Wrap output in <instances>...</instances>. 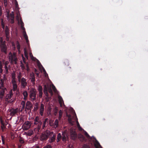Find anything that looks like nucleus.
<instances>
[{
    "mask_svg": "<svg viewBox=\"0 0 148 148\" xmlns=\"http://www.w3.org/2000/svg\"><path fill=\"white\" fill-rule=\"evenodd\" d=\"M13 96V93L12 92H10V93L8 95V97L9 99H11Z\"/></svg>",
    "mask_w": 148,
    "mask_h": 148,
    "instance_id": "nucleus-44",
    "label": "nucleus"
},
{
    "mask_svg": "<svg viewBox=\"0 0 148 148\" xmlns=\"http://www.w3.org/2000/svg\"><path fill=\"white\" fill-rule=\"evenodd\" d=\"M66 116L68 117V118H71V116L70 114H67Z\"/></svg>",
    "mask_w": 148,
    "mask_h": 148,
    "instance_id": "nucleus-60",
    "label": "nucleus"
},
{
    "mask_svg": "<svg viewBox=\"0 0 148 148\" xmlns=\"http://www.w3.org/2000/svg\"><path fill=\"white\" fill-rule=\"evenodd\" d=\"M58 119H56L54 123V127L55 128H56L58 127Z\"/></svg>",
    "mask_w": 148,
    "mask_h": 148,
    "instance_id": "nucleus-26",
    "label": "nucleus"
},
{
    "mask_svg": "<svg viewBox=\"0 0 148 148\" xmlns=\"http://www.w3.org/2000/svg\"><path fill=\"white\" fill-rule=\"evenodd\" d=\"M78 129L79 130L81 131H82L83 130L84 131V130L81 127L79 128Z\"/></svg>",
    "mask_w": 148,
    "mask_h": 148,
    "instance_id": "nucleus-64",
    "label": "nucleus"
},
{
    "mask_svg": "<svg viewBox=\"0 0 148 148\" xmlns=\"http://www.w3.org/2000/svg\"><path fill=\"white\" fill-rule=\"evenodd\" d=\"M21 104L22 107L21 110V112H22L24 109H25V102L24 101H22L21 103Z\"/></svg>",
    "mask_w": 148,
    "mask_h": 148,
    "instance_id": "nucleus-20",
    "label": "nucleus"
},
{
    "mask_svg": "<svg viewBox=\"0 0 148 148\" xmlns=\"http://www.w3.org/2000/svg\"><path fill=\"white\" fill-rule=\"evenodd\" d=\"M33 106L32 103L30 101H27L25 104V111L26 112L28 111L30 112Z\"/></svg>",
    "mask_w": 148,
    "mask_h": 148,
    "instance_id": "nucleus-5",
    "label": "nucleus"
},
{
    "mask_svg": "<svg viewBox=\"0 0 148 148\" xmlns=\"http://www.w3.org/2000/svg\"><path fill=\"white\" fill-rule=\"evenodd\" d=\"M15 4L16 7H18V5L17 2L16 1V2L15 3Z\"/></svg>",
    "mask_w": 148,
    "mask_h": 148,
    "instance_id": "nucleus-62",
    "label": "nucleus"
},
{
    "mask_svg": "<svg viewBox=\"0 0 148 148\" xmlns=\"http://www.w3.org/2000/svg\"><path fill=\"white\" fill-rule=\"evenodd\" d=\"M43 148H52V146L50 145H48L44 146Z\"/></svg>",
    "mask_w": 148,
    "mask_h": 148,
    "instance_id": "nucleus-39",
    "label": "nucleus"
},
{
    "mask_svg": "<svg viewBox=\"0 0 148 148\" xmlns=\"http://www.w3.org/2000/svg\"><path fill=\"white\" fill-rule=\"evenodd\" d=\"M77 127L80 126V125L77 121Z\"/></svg>",
    "mask_w": 148,
    "mask_h": 148,
    "instance_id": "nucleus-61",
    "label": "nucleus"
},
{
    "mask_svg": "<svg viewBox=\"0 0 148 148\" xmlns=\"http://www.w3.org/2000/svg\"><path fill=\"white\" fill-rule=\"evenodd\" d=\"M22 75L21 73V72H20L19 73L18 75V81H20V80H21V79H22Z\"/></svg>",
    "mask_w": 148,
    "mask_h": 148,
    "instance_id": "nucleus-35",
    "label": "nucleus"
},
{
    "mask_svg": "<svg viewBox=\"0 0 148 148\" xmlns=\"http://www.w3.org/2000/svg\"><path fill=\"white\" fill-rule=\"evenodd\" d=\"M12 79H16V77L14 75H12Z\"/></svg>",
    "mask_w": 148,
    "mask_h": 148,
    "instance_id": "nucleus-63",
    "label": "nucleus"
},
{
    "mask_svg": "<svg viewBox=\"0 0 148 148\" xmlns=\"http://www.w3.org/2000/svg\"><path fill=\"white\" fill-rule=\"evenodd\" d=\"M37 91L34 88H31L29 92V96L32 101H34L36 99Z\"/></svg>",
    "mask_w": 148,
    "mask_h": 148,
    "instance_id": "nucleus-2",
    "label": "nucleus"
},
{
    "mask_svg": "<svg viewBox=\"0 0 148 148\" xmlns=\"http://www.w3.org/2000/svg\"><path fill=\"white\" fill-rule=\"evenodd\" d=\"M59 102L61 106H62V103H63V101L62 98L61 96H59L58 97Z\"/></svg>",
    "mask_w": 148,
    "mask_h": 148,
    "instance_id": "nucleus-24",
    "label": "nucleus"
},
{
    "mask_svg": "<svg viewBox=\"0 0 148 148\" xmlns=\"http://www.w3.org/2000/svg\"><path fill=\"white\" fill-rule=\"evenodd\" d=\"M49 87L47 86L46 85H44V88L43 91L48 90V88Z\"/></svg>",
    "mask_w": 148,
    "mask_h": 148,
    "instance_id": "nucleus-40",
    "label": "nucleus"
},
{
    "mask_svg": "<svg viewBox=\"0 0 148 148\" xmlns=\"http://www.w3.org/2000/svg\"><path fill=\"white\" fill-rule=\"evenodd\" d=\"M12 83L13 84V90L14 91L16 90L17 89V86L16 79H12Z\"/></svg>",
    "mask_w": 148,
    "mask_h": 148,
    "instance_id": "nucleus-12",
    "label": "nucleus"
},
{
    "mask_svg": "<svg viewBox=\"0 0 148 148\" xmlns=\"http://www.w3.org/2000/svg\"><path fill=\"white\" fill-rule=\"evenodd\" d=\"M1 25L2 28H3V29H4L5 28V25H4V24L3 22V19L2 20V21H1Z\"/></svg>",
    "mask_w": 148,
    "mask_h": 148,
    "instance_id": "nucleus-45",
    "label": "nucleus"
},
{
    "mask_svg": "<svg viewBox=\"0 0 148 148\" xmlns=\"http://www.w3.org/2000/svg\"><path fill=\"white\" fill-rule=\"evenodd\" d=\"M21 28L22 30H23V34H25L24 32H26L25 27H24V26H21Z\"/></svg>",
    "mask_w": 148,
    "mask_h": 148,
    "instance_id": "nucleus-53",
    "label": "nucleus"
},
{
    "mask_svg": "<svg viewBox=\"0 0 148 148\" xmlns=\"http://www.w3.org/2000/svg\"><path fill=\"white\" fill-rule=\"evenodd\" d=\"M9 16L10 17V18H14V15L13 12H12V13H10L8 16Z\"/></svg>",
    "mask_w": 148,
    "mask_h": 148,
    "instance_id": "nucleus-37",
    "label": "nucleus"
},
{
    "mask_svg": "<svg viewBox=\"0 0 148 148\" xmlns=\"http://www.w3.org/2000/svg\"><path fill=\"white\" fill-rule=\"evenodd\" d=\"M42 94H43V93H42V91L39 92V96L40 97H42Z\"/></svg>",
    "mask_w": 148,
    "mask_h": 148,
    "instance_id": "nucleus-54",
    "label": "nucleus"
},
{
    "mask_svg": "<svg viewBox=\"0 0 148 148\" xmlns=\"http://www.w3.org/2000/svg\"><path fill=\"white\" fill-rule=\"evenodd\" d=\"M0 99H2L4 97L6 88L4 86L0 87Z\"/></svg>",
    "mask_w": 148,
    "mask_h": 148,
    "instance_id": "nucleus-6",
    "label": "nucleus"
},
{
    "mask_svg": "<svg viewBox=\"0 0 148 148\" xmlns=\"http://www.w3.org/2000/svg\"><path fill=\"white\" fill-rule=\"evenodd\" d=\"M21 84V87L22 88H25L27 86V83L26 79L24 77H22L20 81H18Z\"/></svg>",
    "mask_w": 148,
    "mask_h": 148,
    "instance_id": "nucleus-7",
    "label": "nucleus"
},
{
    "mask_svg": "<svg viewBox=\"0 0 148 148\" xmlns=\"http://www.w3.org/2000/svg\"><path fill=\"white\" fill-rule=\"evenodd\" d=\"M38 90L39 92H41L42 90V87L41 86H39L38 87Z\"/></svg>",
    "mask_w": 148,
    "mask_h": 148,
    "instance_id": "nucleus-43",
    "label": "nucleus"
},
{
    "mask_svg": "<svg viewBox=\"0 0 148 148\" xmlns=\"http://www.w3.org/2000/svg\"><path fill=\"white\" fill-rule=\"evenodd\" d=\"M84 134L88 138H89L90 137V136L88 134V133L85 131L84 130Z\"/></svg>",
    "mask_w": 148,
    "mask_h": 148,
    "instance_id": "nucleus-46",
    "label": "nucleus"
},
{
    "mask_svg": "<svg viewBox=\"0 0 148 148\" xmlns=\"http://www.w3.org/2000/svg\"><path fill=\"white\" fill-rule=\"evenodd\" d=\"M24 128L25 130L29 129L31 127V124L30 122L28 121H25L23 125Z\"/></svg>",
    "mask_w": 148,
    "mask_h": 148,
    "instance_id": "nucleus-11",
    "label": "nucleus"
},
{
    "mask_svg": "<svg viewBox=\"0 0 148 148\" xmlns=\"http://www.w3.org/2000/svg\"><path fill=\"white\" fill-rule=\"evenodd\" d=\"M44 111V105L43 103H41L39 109V113L41 116L43 115Z\"/></svg>",
    "mask_w": 148,
    "mask_h": 148,
    "instance_id": "nucleus-13",
    "label": "nucleus"
},
{
    "mask_svg": "<svg viewBox=\"0 0 148 148\" xmlns=\"http://www.w3.org/2000/svg\"><path fill=\"white\" fill-rule=\"evenodd\" d=\"M9 21L11 23L13 24L14 22V18H10Z\"/></svg>",
    "mask_w": 148,
    "mask_h": 148,
    "instance_id": "nucleus-42",
    "label": "nucleus"
},
{
    "mask_svg": "<svg viewBox=\"0 0 148 148\" xmlns=\"http://www.w3.org/2000/svg\"><path fill=\"white\" fill-rule=\"evenodd\" d=\"M2 67V65L1 63H0V73H1L3 71Z\"/></svg>",
    "mask_w": 148,
    "mask_h": 148,
    "instance_id": "nucleus-51",
    "label": "nucleus"
},
{
    "mask_svg": "<svg viewBox=\"0 0 148 148\" xmlns=\"http://www.w3.org/2000/svg\"><path fill=\"white\" fill-rule=\"evenodd\" d=\"M16 44L17 49L18 51V53L20 54L21 53V51L20 50L21 46L20 44L19 43V42L18 41H16Z\"/></svg>",
    "mask_w": 148,
    "mask_h": 148,
    "instance_id": "nucleus-19",
    "label": "nucleus"
},
{
    "mask_svg": "<svg viewBox=\"0 0 148 148\" xmlns=\"http://www.w3.org/2000/svg\"><path fill=\"white\" fill-rule=\"evenodd\" d=\"M26 66L27 68L26 70L28 72L29 71V68L28 64H26Z\"/></svg>",
    "mask_w": 148,
    "mask_h": 148,
    "instance_id": "nucleus-52",
    "label": "nucleus"
},
{
    "mask_svg": "<svg viewBox=\"0 0 148 148\" xmlns=\"http://www.w3.org/2000/svg\"><path fill=\"white\" fill-rule=\"evenodd\" d=\"M43 91L46 96L47 97H48L49 96V95L48 93V90Z\"/></svg>",
    "mask_w": 148,
    "mask_h": 148,
    "instance_id": "nucleus-50",
    "label": "nucleus"
},
{
    "mask_svg": "<svg viewBox=\"0 0 148 148\" xmlns=\"http://www.w3.org/2000/svg\"><path fill=\"white\" fill-rule=\"evenodd\" d=\"M62 139V136L60 133H58L57 135L56 141L57 142H59Z\"/></svg>",
    "mask_w": 148,
    "mask_h": 148,
    "instance_id": "nucleus-22",
    "label": "nucleus"
},
{
    "mask_svg": "<svg viewBox=\"0 0 148 148\" xmlns=\"http://www.w3.org/2000/svg\"><path fill=\"white\" fill-rule=\"evenodd\" d=\"M73 139H75L77 138V134L75 133H73L71 135Z\"/></svg>",
    "mask_w": 148,
    "mask_h": 148,
    "instance_id": "nucleus-34",
    "label": "nucleus"
},
{
    "mask_svg": "<svg viewBox=\"0 0 148 148\" xmlns=\"http://www.w3.org/2000/svg\"><path fill=\"white\" fill-rule=\"evenodd\" d=\"M5 43V41H3L2 38H1L0 39V48L1 51V52L6 54L8 48Z\"/></svg>",
    "mask_w": 148,
    "mask_h": 148,
    "instance_id": "nucleus-1",
    "label": "nucleus"
},
{
    "mask_svg": "<svg viewBox=\"0 0 148 148\" xmlns=\"http://www.w3.org/2000/svg\"><path fill=\"white\" fill-rule=\"evenodd\" d=\"M58 111V107L57 106L55 107L53 110V111L54 112V114L55 115H56L57 114Z\"/></svg>",
    "mask_w": 148,
    "mask_h": 148,
    "instance_id": "nucleus-30",
    "label": "nucleus"
},
{
    "mask_svg": "<svg viewBox=\"0 0 148 148\" xmlns=\"http://www.w3.org/2000/svg\"><path fill=\"white\" fill-rule=\"evenodd\" d=\"M10 61L11 63L14 62L15 64H16L17 60L16 55L15 53H12L10 52L9 54Z\"/></svg>",
    "mask_w": 148,
    "mask_h": 148,
    "instance_id": "nucleus-3",
    "label": "nucleus"
},
{
    "mask_svg": "<svg viewBox=\"0 0 148 148\" xmlns=\"http://www.w3.org/2000/svg\"><path fill=\"white\" fill-rule=\"evenodd\" d=\"M48 120V119L47 118H46L44 120V122L43 124L42 127L43 128H44V127L45 126L46 123V122H47Z\"/></svg>",
    "mask_w": 148,
    "mask_h": 148,
    "instance_id": "nucleus-36",
    "label": "nucleus"
},
{
    "mask_svg": "<svg viewBox=\"0 0 148 148\" xmlns=\"http://www.w3.org/2000/svg\"><path fill=\"white\" fill-rule=\"evenodd\" d=\"M3 83L4 80L3 79L0 78V87L4 86Z\"/></svg>",
    "mask_w": 148,
    "mask_h": 148,
    "instance_id": "nucleus-27",
    "label": "nucleus"
},
{
    "mask_svg": "<svg viewBox=\"0 0 148 148\" xmlns=\"http://www.w3.org/2000/svg\"><path fill=\"white\" fill-rule=\"evenodd\" d=\"M68 121L69 123L71 125H73V122L72 121L71 118H68Z\"/></svg>",
    "mask_w": 148,
    "mask_h": 148,
    "instance_id": "nucleus-38",
    "label": "nucleus"
},
{
    "mask_svg": "<svg viewBox=\"0 0 148 148\" xmlns=\"http://www.w3.org/2000/svg\"><path fill=\"white\" fill-rule=\"evenodd\" d=\"M2 7L0 6V16H1L2 14Z\"/></svg>",
    "mask_w": 148,
    "mask_h": 148,
    "instance_id": "nucleus-56",
    "label": "nucleus"
},
{
    "mask_svg": "<svg viewBox=\"0 0 148 148\" xmlns=\"http://www.w3.org/2000/svg\"><path fill=\"white\" fill-rule=\"evenodd\" d=\"M24 53L25 56L26 58L28 59V53H27L25 48L24 49Z\"/></svg>",
    "mask_w": 148,
    "mask_h": 148,
    "instance_id": "nucleus-33",
    "label": "nucleus"
},
{
    "mask_svg": "<svg viewBox=\"0 0 148 148\" xmlns=\"http://www.w3.org/2000/svg\"><path fill=\"white\" fill-rule=\"evenodd\" d=\"M52 88L53 91L55 92H56V91H57V89H56V87H55V86L53 85H52Z\"/></svg>",
    "mask_w": 148,
    "mask_h": 148,
    "instance_id": "nucleus-48",
    "label": "nucleus"
},
{
    "mask_svg": "<svg viewBox=\"0 0 148 148\" xmlns=\"http://www.w3.org/2000/svg\"><path fill=\"white\" fill-rule=\"evenodd\" d=\"M1 139L2 142V143L3 144H5V140H4V137L3 136H1Z\"/></svg>",
    "mask_w": 148,
    "mask_h": 148,
    "instance_id": "nucleus-47",
    "label": "nucleus"
},
{
    "mask_svg": "<svg viewBox=\"0 0 148 148\" xmlns=\"http://www.w3.org/2000/svg\"><path fill=\"white\" fill-rule=\"evenodd\" d=\"M48 91L50 93L51 96H52L53 95V92L52 90L51 87H49L48 88Z\"/></svg>",
    "mask_w": 148,
    "mask_h": 148,
    "instance_id": "nucleus-32",
    "label": "nucleus"
},
{
    "mask_svg": "<svg viewBox=\"0 0 148 148\" xmlns=\"http://www.w3.org/2000/svg\"><path fill=\"white\" fill-rule=\"evenodd\" d=\"M18 108L16 109L12 108L9 110V112H10V115L12 116H14L15 114L18 113Z\"/></svg>",
    "mask_w": 148,
    "mask_h": 148,
    "instance_id": "nucleus-10",
    "label": "nucleus"
},
{
    "mask_svg": "<svg viewBox=\"0 0 148 148\" xmlns=\"http://www.w3.org/2000/svg\"><path fill=\"white\" fill-rule=\"evenodd\" d=\"M42 124V122L40 120L39 117L38 116H36L34 119V124L36 125V127L37 128L38 131L40 129Z\"/></svg>",
    "mask_w": 148,
    "mask_h": 148,
    "instance_id": "nucleus-4",
    "label": "nucleus"
},
{
    "mask_svg": "<svg viewBox=\"0 0 148 148\" xmlns=\"http://www.w3.org/2000/svg\"><path fill=\"white\" fill-rule=\"evenodd\" d=\"M49 135L47 133H42L40 138V140L42 141L46 140L48 138Z\"/></svg>",
    "mask_w": 148,
    "mask_h": 148,
    "instance_id": "nucleus-9",
    "label": "nucleus"
},
{
    "mask_svg": "<svg viewBox=\"0 0 148 148\" xmlns=\"http://www.w3.org/2000/svg\"><path fill=\"white\" fill-rule=\"evenodd\" d=\"M23 95L24 97V99H26L27 97L28 94L27 91H25L23 93Z\"/></svg>",
    "mask_w": 148,
    "mask_h": 148,
    "instance_id": "nucleus-23",
    "label": "nucleus"
},
{
    "mask_svg": "<svg viewBox=\"0 0 148 148\" xmlns=\"http://www.w3.org/2000/svg\"><path fill=\"white\" fill-rule=\"evenodd\" d=\"M7 64H8L7 62H5L4 68L5 69V73L6 74H8V69L10 67V66L9 65L8 66Z\"/></svg>",
    "mask_w": 148,
    "mask_h": 148,
    "instance_id": "nucleus-18",
    "label": "nucleus"
},
{
    "mask_svg": "<svg viewBox=\"0 0 148 148\" xmlns=\"http://www.w3.org/2000/svg\"><path fill=\"white\" fill-rule=\"evenodd\" d=\"M62 112L61 110H60L59 111V117L58 119L59 120H60L62 117Z\"/></svg>",
    "mask_w": 148,
    "mask_h": 148,
    "instance_id": "nucleus-31",
    "label": "nucleus"
},
{
    "mask_svg": "<svg viewBox=\"0 0 148 148\" xmlns=\"http://www.w3.org/2000/svg\"><path fill=\"white\" fill-rule=\"evenodd\" d=\"M63 64L65 66H68L69 65V63L68 60H64Z\"/></svg>",
    "mask_w": 148,
    "mask_h": 148,
    "instance_id": "nucleus-28",
    "label": "nucleus"
},
{
    "mask_svg": "<svg viewBox=\"0 0 148 148\" xmlns=\"http://www.w3.org/2000/svg\"><path fill=\"white\" fill-rule=\"evenodd\" d=\"M78 138L81 141H83L85 139L84 136L82 134H78Z\"/></svg>",
    "mask_w": 148,
    "mask_h": 148,
    "instance_id": "nucleus-21",
    "label": "nucleus"
},
{
    "mask_svg": "<svg viewBox=\"0 0 148 148\" xmlns=\"http://www.w3.org/2000/svg\"><path fill=\"white\" fill-rule=\"evenodd\" d=\"M35 107H34V111H36L37 110L38 108V103H36L35 105Z\"/></svg>",
    "mask_w": 148,
    "mask_h": 148,
    "instance_id": "nucleus-29",
    "label": "nucleus"
},
{
    "mask_svg": "<svg viewBox=\"0 0 148 148\" xmlns=\"http://www.w3.org/2000/svg\"><path fill=\"white\" fill-rule=\"evenodd\" d=\"M94 146L95 148H101L102 147L99 143L97 140L94 144Z\"/></svg>",
    "mask_w": 148,
    "mask_h": 148,
    "instance_id": "nucleus-17",
    "label": "nucleus"
},
{
    "mask_svg": "<svg viewBox=\"0 0 148 148\" xmlns=\"http://www.w3.org/2000/svg\"><path fill=\"white\" fill-rule=\"evenodd\" d=\"M0 121H1V123L2 125H3L4 123H3V121L2 120V119L1 118L0 119Z\"/></svg>",
    "mask_w": 148,
    "mask_h": 148,
    "instance_id": "nucleus-58",
    "label": "nucleus"
},
{
    "mask_svg": "<svg viewBox=\"0 0 148 148\" xmlns=\"http://www.w3.org/2000/svg\"><path fill=\"white\" fill-rule=\"evenodd\" d=\"M62 136V141L63 142H66V137L67 135L65 133L63 132Z\"/></svg>",
    "mask_w": 148,
    "mask_h": 148,
    "instance_id": "nucleus-16",
    "label": "nucleus"
},
{
    "mask_svg": "<svg viewBox=\"0 0 148 148\" xmlns=\"http://www.w3.org/2000/svg\"><path fill=\"white\" fill-rule=\"evenodd\" d=\"M30 79L32 82H34L35 81V77L34 73L32 72L30 74Z\"/></svg>",
    "mask_w": 148,
    "mask_h": 148,
    "instance_id": "nucleus-15",
    "label": "nucleus"
},
{
    "mask_svg": "<svg viewBox=\"0 0 148 148\" xmlns=\"http://www.w3.org/2000/svg\"><path fill=\"white\" fill-rule=\"evenodd\" d=\"M18 22L19 23V22L20 23V25H21V26H24V24L23 22L21 19H20L19 22Z\"/></svg>",
    "mask_w": 148,
    "mask_h": 148,
    "instance_id": "nucleus-41",
    "label": "nucleus"
},
{
    "mask_svg": "<svg viewBox=\"0 0 148 148\" xmlns=\"http://www.w3.org/2000/svg\"><path fill=\"white\" fill-rule=\"evenodd\" d=\"M22 59H23V62H24V63L25 64H26V60H25V58L23 56H22Z\"/></svg>",
    "mask_w": 148,
    "mask_h": 148,
    "instance_id": "nucleus-57",
    "label": "nucleus"
},
{
    "mask_svg": "<svg viewBox=\"0 0 148 148\" xmlns=\"http://www.w3.org/2000/svg\"><path fill=\"white\" fill-rule=\"evenodd\" d=\"M49 142L50 143H52L55 141L56 140V135L54 134L53 132L50 133L49 134Z\"/></svg>",
    "mask_w": 148,
    "mask_h": 148,
    "instance_id": "nucleus-8",
    "label": "nucleus"
},
{
    "mask_svg": "<svg viewBox=\"0 0 148 148\" xmlns=\"http://www.w3.org/2000/svg\"><path fill=\"white\" fill-rule=\"evenodd\" d=\"M43 72H44V74H47L46 71L45 70V69H44V68H43Z\"/></svg>",
    "mask_w": 148,
    "mask_h": 148,
    "instance_id": "nucleus-59",
    "label": "nucleus"
},
{
    "mask_svg": "<svg viewBox=\"0 0 148 148\" xmlns=\"http://www.w3.org/2000/svg\"><path fill=\"white\" fill-rule=\"evenodd\" d=\"M5 32L7 39H8V36H9L10 34V32L8 27L7 26H6L5 28Z\"/></svg>",
    "mask_w": 148,
    "mask_h": 148,
    "instance_id": "nucleus-14",
    "label": "nucleus"
},
{
    "mask_svg": "<svg viewBox=\"0 0 148 148\" xmlns=\"http://www.w3.org/2000/svg\"><path fill=\"white\" fill-rule=\"evenodd\" d=\"M24 32L25 34H23L24 37L26 40L27 43H28L29 41L28 39V36L26 34V32Z\"/></svg>",
    "mask_w": 148,
    "mask_h": 148,
    "instance_id": "nucleus-25",
    "label": "nucleus"
},
{
    "mask_svg": "<svg viewBox=\"0 0 148 148\" xmlns=\"http://www.w3.org/2000/svg\"><path fill=\"white\" fill-rule=\"evenodd\" d=\"M83 148H90L88 145L86 144H84L83 147Z\"/></svg>",
    "mask_w": 148,
    "mask_h": 148,
    "instance_id": "nucleus-49",
    "label": "nucleus"
},
{
    "mask_svg": "<svg viewBox=\"0 0 148 148\" xmlns=\"http://www.w3.org/2000/svg\"><path fill=\"white\" fill-rule=\"evenodd\" d=\"M19 142L21 144H23L24 143L23 140L21 138H20L19 139Z\"/></svg>",
    "mask_w": 148,
    "mask_h": 148,
    "instance_id": "nucleus-55",
    "label": "nucleus"
}]
</instances>
